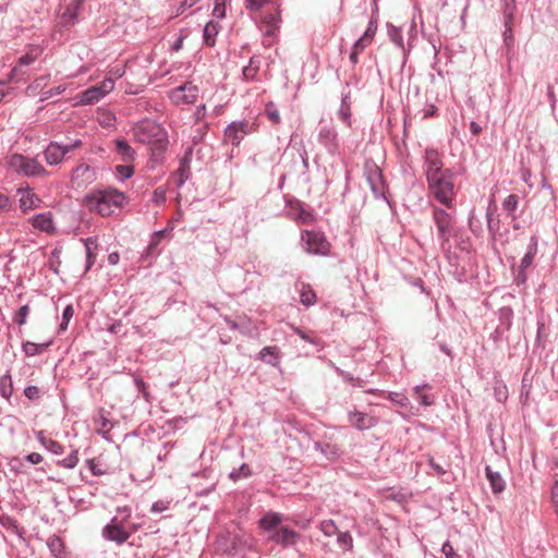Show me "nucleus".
<instances>
[{
  "mask_svg": "<svg viewBox=\"0 0 558 558\" xmlns=\"http://www.w3.org/2000/svg\"><path fill=\"white\" fill-rule=\"evenodd\" d=\"M134 140L149 145L153 158L157 161L168 146V136L163 128L154 121L145 120L133 128Z\"/></svg>",
  "mask_w": 558,
  "mask_h": 558,
  "instance_id": "obj_1",
  "label": "nucleus"
},
{
  "mask_svg": "<svg viewBox=\"0 0 558 558\" xmlns=\"http://www.w3.org/2000/svg\"><path fill=\"white\" fill-rule=\"evenodd\" d=\"M124 193L108 187L105 190H95L84 197V205L90 210L102 217L110 216L116 209L122 208L125 204Z\"/></svg>",
  "mask_w": 558,
  "mask_h": 558,
  "instance_id": "obj_2",
  "label": "nucleus"
},
{
  "mask_svg": "<svg viewBox=\"0 0 558 558\" xmlns=\"http://www.w3.org/2000/svg\"><path fill=\"white\" fill-rule=\"evenodd\" d=\"M426 178L430 193L434 197L444 205L450 207L454 195V185L451 172L448 170Z\"/></svg>",
  "mask_w": 558,
  "mask_h": 558,
  "instance_id": "obj_3",
  "label": "nucleus"
},
{
  "mask_svg": "<svg viewBox=\"0 0 558 558\" xmlns=\"http://www.w3.org/2000/svg\"><path fill=\"white\" fill-rule=\"evenodd\" d=\"M9 165L16 172L25 175H40L46 172L45 168L36 160L20 154L10 157Z\"/></svg>",
  "mask_w": 558,
  "mask_h": 558,
  "instance_id": "obj_4",
  "label": "nucleus"
},
{
  "mask_svg": "<svg viewBox=\"0 0 558 558\" xmlns=\"http://www.w3.org/2000/svg\"><path fill=\"white\" fill-rule=\"evenodd\" d=\"M302 241L305 243V250L308 253L326 255L329 251V243L319 232L306 230L302 233Z\"/></svg>",
  "mask_w": 558,
  "mask_h": 558,
  "instance_id": "obj_5",
  "label": "nucleus"
},
{
  "mask_svg": "<svg viewBox=\"0 0 558 558\" xmlns=\"http://www.w3.org/2000/svg\"><path fill=\"white\" fill-rule=\"evenodd\" d=\"M197 96L198 88L190 82L173 88L169 93V97L174 105L193 104Z\"/></svg>",
  "mask_w": 558,
  "mask_h": 558,
  "instance_id": "obj_6",
  "label": "nucleus"
},
{
  "mask_svg": "<svg viewBox=\"0 0 558 558\" xmlns=\"http://www.w3.org/2000/svg\"><path fill=\"white\" fill-rule=\"evenodd\" d=\"M258 19L263 25L265 36L275 37L281 22L279 5L274 4L271 11L262 13Z\"/></svg>",
  "mask_w": 558,
  "mask_h": 558,
  "instance_id": "obj_7",
  "label": "nucleus"
},
{
  "mask_svg": "<svg viewBox=\"0 0 558 558\" xmlns=\"http://www.w3.org/2000/svg\"><path fill=\"white\" fill-rule=\"evenodd\" d=\"M96 180V172L88 165H78L72 173L71 182L76 187H83L92 184Z\"/></svg>",
  "mask_w": 558,
  "mask_h": 558,
  "instance_id": "obj_8",
  "label": "nucleus"
},
{
  "mask_svg": "<svg viewBox=\"0 0 558 558\" xmlns=\"http://www.w3.org/2000/svg\"><path fill=\"white\" fill-rule=\"evenodd\" d=\"M17 194H20V208L24 214L38 208L41 204L40 197L28 186L19 187Z\"/></svg>",
  "mask_w": 558,
  "mask_h": 558,
  "instance_id": "obj_9",
  "label": "nucleus"
},
{
  "mask_svg": "<svg viewBox=\"0 0 558 558\" xmlns=\"http://www.w3.org/2000/svg\"><path fill=\"white\" fill-rule=\"evenodd\" d=\"M434 220L438 229L439 238L442 241H448L451 234L452 218L444 209L434 210Z\"/></svg>",
  "mask_w": 558,
  "mask_h": 558,
  "instance_id": "obj_10",
  "label": "nucleus"
},
{
  "mask_svg": "<svg viewBox=\"0 0 558 558\" xmlns=\"http://www.w3.org/2000/svg\"><path fill=\"white\" fill-rule=\"evenodd\" d=\"M425 167L426 177L448 171V169H444L439 153L433 148L425 150Z\"/></svg>",
  "mask_w": 558,
  "mask_h": 558,
  "instance_id": "obj_11",
  "label": "nucleus"
},
{
  "mask_svg": "<svg viewBox=\"0 0 558 558\" xmlns=\"http://www.w3.org/2000/svg\"><path fill=\"white\" fill-rule=\"evenodd\" d=\"M248 123L246 122H233L225 131V138L231 142L232 145L238 146L243 140L245 134H248Z\"/></svg>",
  "mask_w": 558,
  "mask_h": 558,
  "instance_id": "obj_12",
  "label": "nucleus"
},
{
  "mask_svg": "<svg viewBox=\"0 0 558 558\" xmlns=\"http://www.w3.org/2000/svg\"><path fill=\"white\" fill-rule=\"evenodd\" d=\"M268 538L287 547L290 545H295L300 538V535L288 526H280L278 531H275L274 534H270Z\"/></svg>",
  "mask_w": 558,
  "mask_h": 558,
  "instance_id": "obj_13",
  "label": "nucleus"
},
{
  "mask_svg": "<svg viewBox=\"0 0 558 558\" xmlns=\"http://www.w3.org/2000/svg\"><path fill=\"white\" fill-rule=\"evenodd\" d=\"M104 535L106 538L119 544L124 543L130 537L129 532L118 523L117 519H113L111 523L104 529Z\"/></svg>",
  "mask_w": 558,
  "mask_h": 558,
  "instance_id": "obj_14",
  "label": "nucleus"
},
{
  "mask_svg": "<svg viewBox=\"0 0 558 558\" xmlns=\"http://www.w3.org/2000/svg\"><path fill=\"white\" fill-rule=\"evenodd\" d=\"M283 520L282 514L278 512H267L259 519V527L271 534L278 531Z\"/></svg>",
  "mask_w": 558,
  "mask_h": 558,
  "instance_id": "obj_15",
  "label": "nucleus"
},
{
  "mask_svg": "<svg viewBox=\"0 0 558 558\" xmlns=\"http://www.w3.org/2000/svg\"><path fill=\"white\" fill-rule=\"evenodd\" d=\"M85 0H69L65 3L64 10L61 12V20L64 24H73L80 13V10Z\"/></svg>",
  "mask_w": 558,
  "mask_h": 558,
  "instance_id": "obj_16",
  "label": "nucleus"
},
{
  "mask_svg": "<svg viewBox=\"0 0 558 558\" xmlns=\"http://www.w3.org/2000/svg\"><path fill=\"white\" fill-rule=\"evenodd\" d=\"M349 421L357 429H367L377 424V420L374 416L357 411L350 413Z\"/></svg>",
  "mask_w": 558,
  "mask_h": 558,
  "instance_id": "obj_17",
  "label": "nucleus"
},
{
  "mask_svg": "<svg viewBox=\"0 0 558 558\" xmlns=\"http://www.w3.org/2000/svg\"><path fill=\"white\" fill-rule=\"evenodd\" d=\"M69 153V148L59 145L58 143H50L45 150V159L49 165H58L62 161L64 155Z\"/></svg>",
  "mask_w": 558,
  "mask_h": 558,
  "instance_id": "obj_18",
  "label": "nucleus"
},
{
  "mask_svg": "<svg viewBox=\"0 0 558 558\" xmlns=\"http://www.w3.org/2000/svg\"><path fill=\"white\" fill-rule=\"evenodd\" d=\"M366 180L375 195L381 194L383 181L381 173L378 167L372 166L366 173Z\"/></svg>",
  "mask_w": 558,
  "mask_h": 558,
  "instance_id": "obj_19",
  "label": "nucleus"
},
{
  "mask_svg": "<svg viewBox=\"0 0 558 558\" xmlns=\"http://www.w3.org/2000/svg\"><path fill=\"white\" fill-rule=\"evenodd\" d=\"M31 221H32L33 227L40 231H45V232L49 233V232H52L54 229L52 218L48 214L36 215L35 217H33L31 219Z\"/></svg>",
  "mask_w": 558,
  "mask_h": 558,
  "instance_id": "obj_20",
  "label": "nucleus"
},
{
  "mask_svg": "<svg viewBox=\"0 0 558 558\" xmlns=\"http://www.w3.org/2000/svg\"><path fill=\"white\" fill-rule=\"evenodd\" d=\"M486 476L495 494H500L504 492L506 483L498 472H494L489 466H486Z\"/></svg>",
  "mask_w": 558,
  "mask_h": 558,
  "instance_id": "obj_21",
  "label": "nucleus"
},
{
  "mask_svg": "<svg viewBox=\"0 0 558 558\" xmlns=\"http://www.w3.org/2000/svg\"><path fill=\"white\" fill-rule=\"evenodd\" d=\"M104 98L99 87L92 86L81 94L80 102L83 105H92Z\"/></svg>",
  "mask_w": 558,
  "mask_h": 558,
  "instance_id": "obj_22",
  "label": "nucleus"
},
{
  "mask_svg": "<svg viewBox=\"0 0 558 558\" xmlns=\"http://www.w3.org/2000/svg\"><path fill=\"white\" fill-rule=\"evenodd\" d=\"M300 301L305 306H311L316 303V293L312 287L307 283H301L299 286Z\"/></svg>",
  "mask_w": 558,
  "mask_h": 558,
  "instance_id": "obj_23",
  "label": "nucleus"
},
{
  "mask_svg": "<svg viewBox=\"0 0 558 558\" xmlns=\"http://www.w3.org/2000/svg\"><path fill=\"white\" fill-rule=\"evenodd\" d=\"M116 149L119 155H121L122 160L125 162L134 160L135 151L134 149L129 145V143L124 140H117L116 141Z\"/></svg>",
  "mask_w": 558,
  "mask_h": 558,
  "instance_id": "obj_24",
  "label": "nucleus"
},
{
  "mask_svg": "<svg viewBox=\"0 0 558 558\" xmlns=\"http://www.w3.org/2000/svg\"><path fill=\"white\" fill-rule=\"evenodd\" d=\"M536 252H537V242L535 239H532V242L529 245V251L521 259L520 272H523L526 268H529L532 265L533 259L536 255Z\"/></svg>",
  "mask_w": 558,
  "mask_h": 558,
  "instance_id": "obj_25",
  "label": "nucleus"
},
{
  "mask_svg": "<svg viewBox=\"0 0 558 558\" xmlns=\"http://www.w3.org/2000/svg\"><path fill=\"white\" fill-rule=\"evenodd\" d=\"M219 33L218 24L208 22L204 27V41L207 46H214L216 43V36Z\"/></svg>",
  "mask_w": 558,
  "mask_h": 558,
  "instance_id": "obj_26",
  "label": "nucleus"
},
{
  "mask_svg": "<svg viewBox=\"0 0 558 558\" xmlns=\"http://www.w3.org/2000/svg\"><path fill=\"white\" fill-rule=\"evenodd\" d=\"M260 360L268 364L276 365L279 361L278 348L277 347H265L259 352Z\"/></svg>",
  "mask_w": 558,
  "mask_h": 558,
  "instance_id": "obj_27",
  "label": "nucleus"
},
{
  "mask_svg": "<svg viewBox=\"0 0 558 558\" xmlns=\"http://www.w3.org/2000/svg\"><path fill=\"white\" fill-rule=\"evenodd\" d=\"M259 71V61L255 60V58H251L248 65L244 66L242 73L243 77L246 81H252L256 77Z\"/></svg>",
  "mask_w": 558,
  "mask_h": 558,
  "instance_id": "obj_28",
  "label": "nucleus"
},
{
  "mask_svg": "<svg viewBox=\"0 0 558 558\" xmlns=\"http://www.w3.org/2000/svg\"><path fill=\"white\" fill-rule=\"evenodd\" d=\"M86 247V270H88L96 259V254L94 253V248H96V242L93 239L85 240Z\"/></svg>",
  "mask_w": 558,
  "mask_h": 558,
  "instance_id": "obj_29",
  "label": "nucleus"
},
{
  "mask_svg": "<svg viewBox=\"0 0 558 558\" xmlns=\"http://www.w3.org/2000/svg\"><path fill=\"white\" fill-rule=\"evenodd\" d=\"M338 544L344 550H350L353 547V539L349 532H338Z\"/></svg>",
  "mask_w": 558,
  "mask_h": 558,
  "instance_id": "obj_30",
  "label": "nucleus"
},
{
  "mask_svg": "<svg viewBox=\"0 0 558 558\" xmlns=\"http://www.w3.org/2000/svg\"><path fill=\"white\" fill-rule=\"evenodd\" d=\"M265 114L274 124L280 123L279 111L272 102L267 104L265 108Z\"/></svg>",
  "mask_w": 558,
  "mask_h": 558,
  "instance_id": "obj_31",
  "label": "nucleus"
},
{
  "mask_svg": "<svg viewBox=\"0 0 558 558\" xmlns=\"http://www.w3.org/2000/svg\"><path fill=\"white\" fill-rule=\"evenodd\" d=\"M272 2V0H246L245 8L250 12H258L264 5L271 4Z\"/></svg>",
  "mask_w": 558,
  "mask_h": 558,
  "instance_id": "obj_32",
  "label": "nucleus"
},
{
  "mask_svg": "<svg viewBox=\"0 0 558 558\" xmlns=\"http://www.w3.org/2000/svg\"><path fill=\"white\" fill-rule=\"evenodd\" d=\"M320 531L325 535L331 536L338 533V527L332 520H325L320 523Z\"/></svg>",
  "mask_w": 558,
  "mask_h": 558,
  "instance_id": "obj_33",
  "label": "nucleus"
},
{
  "mask_svg": "<svg viewBox=\"0 0 558 558\" xmlns=\"http://www.w3.org/2000/svg\"><path fill=\"white\" fill-rule=\"evenodd\" d=\"M116 172L122 180H125L133 175L134 168L130 165H119L116 167Z\"/></svg>",
  "mask_w": 558,
  "mask_h": 558,
  "instance_id": "obj_34",
  "label": "nucleus"
},
{
  "mask_svg": "<svg viewBox=\"0 0 558 558\" xmlns=\"http://www.w3.org/2000/svg\"><path fill=\"white\" fill-rule=\"evenodd\" d=\"M41 441L45 445V447L52 453L60 454L63 452V448L58 441H56L53 439H45V438H41Z\"/></svg>",
  "mask_w": 558,
  "mask_h": 558,
  "instance_id": "obj_35",
  "label": "nucleus"
},
{
  "mask_svg": "<svg viewBox=\"0 0 558 558\" xmlns=\"http://www.w3.org/2000/svg\"><path fill=\"white\" fill-rule=\"evenodd\" d=\"M518 204H519V197L518 195L515 194H511L509 195L505 201H504V208L508 211H514L518 207Z\"/></svg>",
  "mask_w": 558,
  "mask_h": 558,
  "instance_id": "obj_36",
  "label": "nucleus"
},
{
  "mask_svg": "<svg viewBox=\"0 0 558 558\" xmlns=\"http://www.w3.org/2000/svg\"><path fill=\"white\" fill-rule=\"evenodd\" d=\"M104 95H108L114 88V80L112 77H106L99 85H97Z\"/></svg>",
  "mask_w": 558,
  "mask_h": 558,
  "instance_id": "obj_37",
  "label": "nucleus"
},
{
  "mask_svg": "<svg viewBox=\"0 0 558 558\" xmlns=\"http://www.w3.org/2000/svg\"><path fill=\"white\" fill-rule=\"evenodd\" d=\"M213 15L217 19H223L226 16V0L215 1Z\"/></svg>",
  "mask_w": 558,
  "mask_h": 558,
  "instance_id": "obj_38",
  "label": "nucleus"
},
{
  "mask_svg": "<svg viewBox=\"0 0 558 558\" xmlns=\"http://www.w3.org/2000/svg\"><path fill=\"white\" fill-rule=\"evenodd\" d=\"M29 313V307L28 305H23L22 307H20V310L17 311L15 317H14V322L22 326L26 323V317Z\"/></svg>",
  "mask_w": 558,
  "mask_h": 558,
  "instance_id": "obj_39",
  "label": "nucleus"
},
{
  "mask_svg": "<svg viewBox=\"0 0 558 558\" xmlns=\"http://www.w3.org/2000/svg\"><path fill=\"white\" fill-rule=\"evenodd\" d=\"M77 462H78L77 453H76V451H73L65 459L60 461L59 464L64 468L72 469V468L76 466Z\"/></svg>",
  "mask_w": 558,
  "mask_h": 558,
  "instance_id": "obj_40",
  "label": "nucleus"
},
{
  "mask_svg": "<svg viewBox=\"0 0 558 558\" xmlns=\"http://www.w3.org/2000/svg\"><path fill=\"white\" fill-rule=\"evenodd\" d=\"M74 315V308L72 305H68L62 314V324L60 325V328L62 330L66 329L69 322L72 319Z\"/></svg>",
  "mask_w": 558,
  "mask_h": 558,
  "instance_id": "obj_41",
  "label": "nucleus"
},
{
  "mask_svg": "<svg viewBox=\"0 0 558 558\" xmlns=\"http://www.w3.org/2000/svg\"><path fill=\"white\" fill-rule=\"evenodd\" d=\"M1 386H2V396L4 398H9L12 393L11 379L9 376L1 378Z\"/></svg>",
  "mask_w": 558,
  "mask_h": 558,
  "instance_id": "obj_42",
  "label": "nucleus"
},
{
  "mask_svg": "<svg viewBox=\"0 0 558 558\" xmlns=\"http://www.w3.org/2000/svg\"><path fill=\"white\" fill-rule=\"evenodd\" d=\"M250 475H251V469H250V466H248L247 464H243V465L240 468L239 472H232V473L230 474V476H231L233 480H238V478H240L241 476H243V477H247V476H250Z\"/></svg>",
  "mask_w": 558,
  "mask_h": 558,
  "instance_id": "obj_43",
  "label": "nucleus"
},
{
  "mask_svg": "<svg viewBox=\"0 0 558 558\" xmlns=\"http://www.w3.org/2000/svg\"><path fill=\"white\" fill-rule=\"evenodd\" d=\"M166 233H167V230H161L154 234L153 241L148 246L149 252H151L159 244V242L166 236Z\"/></svg>",
  "mask_w": 558,
  "mask_h": 558,
  "instance_id": "obj_44",
  "label": "nucleus"
},
{
  "mask_svg": "<svg viewBox=\"0 0 558 558\" xmlns=\"http://www.w3.org/2000/svg\"><path fill=\"white\" fill-rule=\"evenodd\" d=\"M442 553L445 554L446 558H460L459 554L456 553L452 545L449 542H446L442 545Z\"/></svg>",
  "mask_w": 558,
  "mask_h": 558,
  "instance_id": "obj_45",
  "label": "nucleus"
},
{
  "mask_svg": "<svg viewBox=\"0 0 558 558\" xmlns=\"http://www.w3.org/2000/svg\"><path fill=\"white\" fill-rule=\"evenodd\" d=\"M298 220L302 223H312L314 220V217L311 213H308L304 209H300V211L298 214Z\"/></svg>",
  "mask_w": 558,
  "mask_h": 558,
  "instance_id": "obj_46",
  "label": "nucleus"
},
{
  "mask_svg": "<svg viewBox=\"0 0 558 558\" xmlns=\"http://www.w3.org/2000/svg\"><path fill=\"white\" fill-rule=\"evenodd\" d=\"M388 399L391 400L392 402L400 404V405H405V403L408 401V399L402 393H399V392H389Z\"/></svg>",
  "mask_w": 558,
  "mask_h": 558,
  "instance_id": "obj_47",
  "label": "nucleus"
},
{
  "mask_svg": "<svg viewBox=\"0 0 558 558\" xmlns=\"http://www.w3.org/2000/svg\"><path fill=\"white\" fill-rule=\"evenodd\" d=\"M24 395L29 400H35L39 397V389L36 386H28L25 388Z\"/></svg>",
  "mask_w": 558,
  "mask_h": 558,
  "instance_id": "obj_48",
  "label": "nucleus"
},
{
  "mask_svg": "<svg viewBox=\"0 0 558 558\" xmlns=\"http://www.w3.org/2000/svg\"><path fill=\"white\" fill-rule=\"evenodd\" d=\"M153 201L157 204L163 203L166 201V190L162 187H158L154 191Z\"/></svg>",
  "mask_w": 558,
  "mask_h": 558,
  "instance_id": "obj_49",
  "label": "nucleus"
},
{
  "mask_svg": "<svg viewBox=\"0 0 558 558\" xmlns=\"http://www.w3.org/2000/svg\"><path fill=\"white\" fill-rule=\"evenodd\" d=\"M23 350L26 353V355H35L38 353L39 345L34 342H26L23 345Z\"/></svg>",
  "mask_w": 558,
  "mask_h": 558,
  "instance_id": "obj_50",
  "label": "nucleus"
},
{
  "mask_svg": "<svg viewBox=\"0 0 558 558\" xmlns=\"http://www.w3.org/2000/svg\"><path fill=\"white\" fill-rule=\"evenodd\" d=\"M11 207L10 199L7 195L0 193V213L9 210Z\"/></svg>",
  "mask_w": 558,
  "mask_h": 558,
  "instance_id": "obj_51",
  "label": "nucleus"
},
{
  "mask_svg": "<svg viewBox=\"0 0 558 558\" xmlns=\"http://www.w3.org/2000/svg\"><path fill=\"white\" fill-rule=\"evenodd\" d=\"M37 56H33L31 53H26L24 56H22L20 59H19V64L20 65H28L31 63H33L35 60H36Z\"/></svg>",
  "mask_w": 558,
  "mask_h": 558,
  "instance_id": "obj_52",
  "label": "nucleus"
},
{
  "mask_svg": "<svg viewBox=\"0 0 558 558\" xmlns=\"http://www.w3.org/2000/svg\"><path fill=\"white\" fill-rule=\"evenodd\" d=\"M374 35H375V28H373V25L369 24L367 29L365 31L364 35L361 38L371 44L374 38Z\"/></svg>",
  "mask_w": 558,
  "mask_h": 558,
  "instance_id": "obj_53",
  "label": "nucleus"
},
{
  "mask_svg": "<svg viewBox=\"0 0 558 558\" xmlns=\"http://www.w3.org/2000/svg\"><path fill=\"white\" fill-rule=\"evenodd\" d=\"M374 35H375V28H373V25L369 24L367 29L365 31L364 35L361 38L371 44L374 38Z\"/></svg>",
  "mask_w": 558,
  "mask_h": 558,
  "instance_id": "obj_54",
  "label": "nucleus"
},
{
  "mask_svg": "<svg viewBox=\"0 0 558 558\" xmlns=\"http://www.w3.org/2000/svg\"><path fill=\"white\" fill-rule=\"evenodd\" d=\"M109 73H110L109 77H112V78L113 77H117V78L122 77L125 73L124 66H114L110 70Z\"/></svg>",
  "mask_w": 558,
  "mask_h": 558,
  "instance_id": "obj_55",
  "label": "nucleus"
},
{
  "mask_svg": "<svg viewBox=\"0 0 558 558\" xmlns=\"http://www.w3.org/2000/svg\"><path fill=\"white\" fill-rule=\"evenodd\" d=\"M369 45V43L365 41L364 39L360 38L353 46V49L359 51L360 53Z\"/></svg>",
  "mask_w": 558,
  "mask_h": 558,
  "instance_id": "obj_56",
  "label": "nucleus"
},
{
  "mask_svg": "<svg viewBox=\"0 0 558 558\" xmlns=\"http://www.w3.org/2000/svg\"><path fill=\"white\" fill-rule=\"evenodd\" d=\"M27 460L33 464H38L43 461V457L37 452H33L27 456Z\"/></svg>",
  "mask_w": 558,
  "mask_h": 558,
  "instance_id": "obj_57",
  "label": "nucleus"
},
{
  "mask_svg": "<svg viewBox=\"0 0 558 558\" xmlns=\"http://www.w3.org/2000/svg\"><path fill=\"white\" fill-rule=\"evenodd\" d=\"M198 1L199 0H184L181 4V13L184 11L185 8H192Z\"/></svg>",
  "mask_w": 558,
  "mask_h": 558,
  "instance_id": "obj_58",
  "label": "nucleus"
},
{
  "mask_svg": "<svg viewBox=\"0 0 558 558\" xmlns=\"http://www.w3.org/2000/svg\"><path fill=\"white\" fill-rule=\"evenodd\" d=\"M429 463H430V466L436 471L437 474L445 473V470L439 464L435 463V461L433 459L429 460Z\"/></svg>",
  "mask_w": 558,
  "mask_h": 558,
  "instance_id": "obj_59",
  "label": "nucleus"
},
{
  "mask_svg": "<svg viewBox=\"0 0 558 558\" xmlns=\"http://www.w3.org/2000/svg\"><path fill=\"white\" fill-rule=\"evenodd\" d=\"M470 128L471 132L475 135H477L482 131V128L476 122H472Z\"/></svg>",
  "mask_w": 558,
  "mask_h": 558,
  "instance_id": "obj_60",
  "label": "nucleus"
},
{
  "mask_svg": "<svg viewBox=\"0 0 558 558\" xmlns=\"http://www.w3.org/2000/svg\"><path fill=\"white\" fill-rule=\"evenodd\" d=\"M109 263L111 265H116L119 262V254L118 253H111L108 257Z\"/></svg>",
  "mask_w": 558,
  "mask_h": 558,
  "instance_id": "obj_61",
  "label": "nucleus"
},
{
  "mask_svg": "<svg viewBox=\"0 0 558 558\" xmlns=\"http://www.w3.org/2000/svg\"><path fill=\"white\" fill-rule=\"evenodd\" d=\"M82 145L81 141H75L72 145H66L64 148H69V151L73 150L74 148H77Z\"/></svg>",
  "mask_w": 558,
  "mask_h": 558,
  "instance_id": "obj_62",
  "label": "nucleus"
},
{
  "mask_svg": "<svg viewBox=\"0 0 558 558\" xmlns=\"http://www.w3.org/2000/svg\"><path fill=\"white\" fill-rule=\"evenodd\" d=\"M360 54L359 51H356L355 49H352V52L350 54V60L353 62V63H356L357 62V56Z\"/></svg>",
  "mask_w": 558,
  "mask_h": 558,
  "instance_id": "obj_63",
  "label": "nucleus"
},
{
  "mask_svg": "<svg viewBox=\"0 0 558 558\" xmlns=\"http://www.w3.org/2000/svg\"><path fill=\"white\" fill-rule=\"evenodd\" d=\"M420 402L424 405H429L430 404V401L428 400V397L423 395V396H420Z\"/></svg>",
  "mask_w": 558,
  "mask_h": 558,
  "instance_id": "obj_64",
  "label": "nucleus"
}]
</instances>
